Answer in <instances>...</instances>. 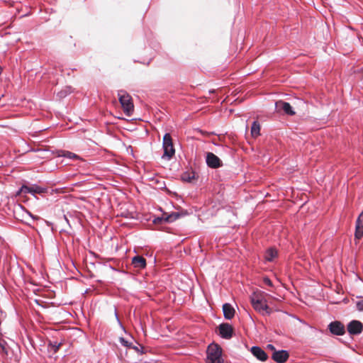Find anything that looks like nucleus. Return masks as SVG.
<instances>
[{
  "mask_svg": "<svg viewBox=\"0 0 363 363\" xmlns=\"http://www.w3.org/2000/svg\"><path fill=\"white\" fill-rule=\"evenodd\" d=\"M118 96L125 114L130 116L134 110L131 96L124 90L118 91Z\"/></svg>",
  "mask_w": 363,
  "mask_h": 363,
  "instance_id": "nucleus-3",
  "label": "nucleus"
},
{
  "mask_svg": "<svg viewBox=\"0 0 363 363\" xmlns=\"http://www.w3.org/2000/svg\"><path fill=\"white\" fill-rule=\"evenodd\" d=\"M206 354V363H224L222 348L218 344H210L207 348Z\"/></svg>",
  "mask_w": 363,
  "mask_h": 363,
  "instance_id": "nucleus-2",
  "label": "nucleus"
},
{
  "mask_svg": "<svg viewBox=\"0 0 363 363\" xmlns=\"http://www.w3.org/2000/svg\"><path fill=\"white\" fill-rule=\"evenodd\" d=\"M223 311L225 319L230 320L235 315V309L230 303L223 304Z\"/></svg>",
  "mask_w": 363,
  "mask_h": 363,
  "instance_id": "nucleus-14",
  "label": "nucleus"
},
{
  "mask_svg": "<svg viewBox=\"0 0 363 363\" xmlns=\"http://www.w3.org/2000/svg\"><path fill=\"white\" fill-rule=\"evenodd\" d=\"M23 211V205L18 203H14L13 208V216L16 219L18 220H22V214Z\"/></svg>",
  "mask_w": 363,
  "mask_h": 363,
  "instance_id": "nucleus-16",
  "label": "nucleus"
},
{
  "mask_svg": "<svg viewBox=\"0 0 363 363\" xmlns=\"http://www.w3.org/2000/svg\"><path fill=\"white\" fill-rule=\"evenodd\" d=\"M119 341L122 345L130 348L131 347L132 344L129 343L124 337H120Z\"/></svg>",
  "mask_w": 363,
  "mask_h": 363,
  "instance_id": "nucleus-23",
  "label": "nucleus"
},
{
  "mask_svg": "<svg viewBox=\"0 0 363 363\" xmlns=\"http://www.w3.org/2000/svg\"><path fill=\"white\" fill-rule=\"evenodd\" d=\"M330 332L335 335H342L345 333L344 325L340 321H333L328 325Z\"/></svg>",
  "mask_w": 363,
  "mask_h": 363,
  "instance_id": "nucleus-7",
  "label": "nucleus"
},
{
  "mask_svg": "<svg viewBox=\"0 0 363 363\" xmlns=\"http://www.w3.org/2000/svg\"><path fill=\"white\" fill-rule=\"evenodd\" d=\"M356 306L359 311H363V300L357 301Z\"/></svg>",
  "mask_w": 363,
  "mask_h": 363,
  "instance_id": "nucleus-25",
  "label": "nucleus"
},
{
  "mask_svg": "<svg viewBox=\"0 0 363 363\" xmlns=\"http://www.w3.org/2000/svg\"><path fill=\"white\" fill-rule=\"evenodd\" d=\"M275 108L277 112L283 111L284 113L289 116H294L295 114V112L290 104L286 101H277L275 104Z\"/></svg>",
  "mask_w": 363,
  "mask_h": 363,
  "instance_id": "nucleus-6",
  "label": "nucleus"
},
{
  "mask_svg": "<svg viewBox=\"0 0 363 363\" xmlns=\"http://www.w3.org/2000/svg\"><path fill=\"white\" fill-rule=\"evenodd\" d=\"M267 348L269 350H275V348H274V345H268Z\"/></svg>",
  "mask_w": 363,
  "mask_h": 363,
  "instance_id": "nucleus-29",
  "label": "nucleus"
},
{
  "mask_svg": "<svg viewBox=\"0 0 363 363\" xmlns=\"http://www.w3.org/2000/svg\"><path fill=\"white\" fill-rule=\"evenodd\" d=\"M289 357V353L286 350L274 351L272 354V359L277 363H285Z\"/></svg>",
  "mask_w": 363,
  "mask_h": 363,
  "instance_id": "nucleus-12",
  "label": "nucleus"
},
{
  "mask_svg": "<svg viewBox=\"0 0 363 363\" xmlns=\"http://www.w3.org/2000/svg\"><path fill=\"white\" fill-rule=\"evenodd\" d=\"M263 282H264V284H265L266 285H267L270 287L273 286V284H272V281L270 280L269 278H268L267 277L263 278Z\"/></svg>",
  "mask_w": 363,
  "mask_h": 363,
  "instance_id": "nucleus-26",
  "label": "nucleus"
},
{
  "mask_svg": "<svg viewBox=\"0 0 363 363\" xmlns=\"http://www.w3.org/2000/svg\"><path fill=\"white\" fill-rule=\"evenodd\" d=\"M178 218V215L177 214H170L167 216H162L161 218H157L154 220L155 223H159L161 220H164L165 222L171 223L174 221Z\"/></svg>",
  "mask_w": 363,
  "mask_h": 363,
  "instance_id": "nucleus-18",
  "label": "nucleus"
},
{
  "mask_svg": "<svg viewBox=\"0 0 363 363\" xmlns=\"http://www.w3.org/2000/svg\"><path fill=\"white\" fill-rule=\"evenodd\" d=\"M219 335L224 339H230L233 337V328L229 323H221L218 326Z\"/></svg>",
  "mask_w": 363,
  "mask_h": 363,
  "instance_id": "nucleus-5",
  "label": "nucleus"
},
{
  "mask_svg": "<svg viewBox=\"0 0 363 363\" xmlns=\"http://www.w3.org/2000/svg\"><path fill=\"white\" fill-rule=\"evenodd\" d=\"M251 135L253 138H257L260 135V125L257 121L252 124Z\"/></svg>",
  "mask_w": 363,
  "mask_h": 363,
  "instance_id": "nucleus-19",
  "label": "nucleus"
},
{
  "mask_svg": "<svg viewBox=\"0 0 363 363\" xmlns=\"http://www.w3.org/2000/svg\"><path fill=\"white\" fill-rule=\"evenodd\" d=\"M24 224H26L28 225H30L31 226L32 225V223L29 220H24Z\"/></svg>",
  "mask_w": 363,
  "mask_h": 363,
  "instance_id": "nucleus-30",
  "label": "nucleus"
},
{
  "mask_svg": "<svg viewBox=\"0 0 363 363\" xmlns=\"http://www.w3.org/2000/svg\"><path fill=\"white\" fill-rule=\"evenodd\" d=\"M130 348H133L134 350H135L138 352L143 353V347H140L141 350L139 349L138 347H136V346H132L131 345Z\"/></svg>",
  "mask_w": 363,
  "mask_h": 363,
  "instance_id": "nucleus-27",
  "label": "nucleus"
},
{
  "mask_svg": "<svg viewBox=\"0 0 363 363\" xmlns=\"http://www.w3.org/2000/svg\"><path fill=\"white\" fill-rule=\"evenodd\" d=\"M183 179H184V180L189 181V182H190V181H191V178H190V177H189V178H186L185 177H183Z\"/></svg>",
  "mask_w": 363,
  "mask_h": 363,
  "instance_id": "nucleus-31",
  "label": "nucleus"
},
{
  "mask_svg": "<svg viewBox=\"0 0 363 363\" xmlns=\"http://www.w3.org/2000/svg\"><path fill=\"white\" fill-rule=\"evenodd\" d=\"M72 91V88L70 86H65L60 91L57 92V96L61 99L66 97L68 94H69Z\"/></svg>",
  "mask_w": 363,
  "mask_h": 363,
  "instance_id": "nucleus-20",
  "label": "nucleus"
},
{
  "mask_svg": "<svg viewBox=\"0 0 363 363\" xmlns=\"http://www.w3.org/2000/svg\"><path fill=\"white\" fill-rule=\"evenodd\" d=\"M22 191H23V185H21V186L19 187V189H18V191H17L16 194H17V195H19Z\"/></svg>",
  "mask_w": 363,
  "mask_h": 363,
  "instance_id": "nucleus-28",
  "label": "nucleus"
},
{
  "mask_svg": "<svg viewBox=\"0 0 363 363\" xmlns=\"http://www.w3.org/2000/svg\"><path fill=\"white\" fill-rule=\"evenodd\" d=\"M1 346L2 347L3 350H5L4 344L0 343Z\"/></svg>",
  "mask_w": 363,
  "mask_h": 363,
  "instance_id": "nucleus-32",
  "label": "nucleus"
},
{
  "mask_svg": "<svg viewBox=\"0 0 363 363\" xmlns=\"http://www.w3.org/2000/svg\"><path fill=\"white\" fill-rule=\"evenodd\" d=\"M162 147L164 154L163 159L169 160L175 154V150L173 145L172 138L169 133H166L163 137Z\"/></svg>",
  "mask_w": 363,
  "mask_h": 363,
  "instance_id": "nucleus-4",
  "label": "nucleus"
},
{
  "mask_svg": "<svg viewBox=\"0 0 363 363\" xmlns=\"http://www.w3.org/2000/svg\"><path fill=\"white\" fill-rule=\"evenodd\" d=\"M132 264L135 268L144 269L146 267V259L141 256H135L132 259Z\"/></svg>",
  "mask_w": 363,
  "mask_h": 363,
  "instance_id": "nucleus-15",
  "label": "nucleus"
},
{
  "mask_svg": "<svg viewBox=\"0 0 363 363\" xmlns=\"http://www.w3.org/2000/svg\"><path fill=\"white\" fill-rule=\"evenodd\" d=\"M206 164L209 167L218 168L222 166V162L218 157L212 152H208L206 155Z\"/></svg>",
  "mask_w": 363,
  "mask_h": 363,
  "instance_id": "nucleus-9",
  "label": "nucleus"
},
{
  "mask_svg": "<svg viewBox=\"0 0 363 363\" xmlns=\"http://www.w3.org/2000/svg\"><path fill=\"white\" fill-rule=\"evenodd\" d=\"M62 156H63L65 157H67V158H69V159H72V160H74V159H78L79 158L78 155H77L76 154H74L73 152H69V151H65L63 152V154L62 155Z\"/></svg>",
  "mask_w": 363,
  "mask_h": 363,
  "instance_id": "nucleus-22",
  "label": "nucleus"
},
{
  "mask_svg": "<svg viewBox=\"0 0 363 363\" xmlns=\"http://www.w3.org/2000/svg\"><path fill=\"white\" fill-rule=\"evenodd\" d=\"M47 189L40 186L37 184H32L30 186H28L24 184V194L28 193L34 196H35L36 194H42L45 192H47Z\"/></svg>",
  "mask_w": 363,
  "mask_h": 363,
  "instance_id": "nucleus-8",
  "label": "nucleus"
},
{
  "mask_svg": "<svg viewBox=\"0 0 363 363\" xmlns=\"http://www.w3.org/2000/svg\"><path fill=\"white\" fill-rule=\"evenodd\" d=\"M28 267L31 271H33V269H32V267H31L28 266Z\"/></svg>",
  "mask_w": 363,
  "mask_h": 363,
  "instance_id": "nucleus-34",
  "label": "nucleus"
},
{
  "mask_svg": "<svg viewBox=\"0 0 363 363\" xmlns=\"http://www.w3.org/2000/svg\"><path fill=\"white\" fill-rule=\"evenodd\" d=\"M252 354L259 360L264 362L268 359L267 354L259 347L253 346L250 350Z\"/></svg>",
  "mask_w": 363,
  "mask_h": 363,
  "instance_id": "nucleus-13",
  "label": "nucleus"
},
{
  "mask_svg": "<svg viewBox=\"0 0 363 363\" xmlns=\"http://www.w3.org/2000/svg\"><path fill=\"white\" fill-rule=\"evenodd\" d=\"M116 319L118 320V321L119 322V323L121 325V322H120V320H119V318H118V315H116Z\"/></svg>",
  "mask_w": 363,
  "mask_h": 363,
  "instance_id": "nucleus-33",
  "label": "nucleus"
},
{
  "mask_svg": "<svg viewBox=\"0 0 363 363\" xmlns=\"http://www.w3.org/2000/svg\"><path fill=\"white\" fill-rule=\"evenodd\" d=\"M62 343H58L57 342H50L49 343L48 347L51 352L56 353L60 347Z\"/></svg>",
  "mask_w": 363,
  "mask_h": 363,
  "instance_id": "nucleus-21",
  "label": "nucleus"
},
{
  "mask_svg": "<svg viewBox=\"0 0 363 363\" xmlns=\"http://www.w3.org/2000/svg\"><path fill=\"white\" fill-rule=\"evenodd\" d=\"M24 213L29 217V218H30V220L34 222L35 220L38 219V218L37 216H34L33 215H32L30 213V212H29L28 211H27L25 208H24Z\"/></svg>",
  "mask_w": 363,
  "mask_h": 363,
  "instance_id": "nucleus-24",
  "label": "nucleus"
},
{
  "mask_svg": "<svg viewBox=\"0 0 363 363\" xmlns=\"http://www.w3.org/2000/svg\"><path fill=\"white\" fill-rule=\"evenodd\" d=\"M26 201V196H24V200H23V202L25 203Z\"/></svg>",
  "mask_w": 363,
  "mask_h": 363,
  "instance_id": "nucleus-35",
  "label": "nucleus"
},
{
  "mask_svg": "<svg viewBox=\"0 0 363 363\" xmlns=\"http://www.w3.org/2000/svg\"><path fill=\"white\" fill-rule=\"evenodd\" d=\"M363 330V324L359 320H352L347 325V330L351 335H358Z\"/></svg>",
  "mask_w": 363,
  "mask_h": 363,
  "instance_id": "nucleus-10",
  "label": "nucleus"
},
{
  "mask_svg": "<svg viewBox=\"0 0 363 363\" xmlns=\"http://www.w3.org/2000/svg\"><path fill=\"white\" fill-rule=\"evenodd\" d=\"M266 296H267V294L264 291L257 290L250 296V302L256 311L262 314H264V313L270 314L272 310L267 305V301L265 298Z\"/></svg>",
  "mask_w": 363,
  "mask_h": 363,
  "instance_id": "nucleus-1",
  "label": "nucleus"
},
{
  "mask_svg": "<svg viewBox=\"0 0 363 363\" xmlns=\"http://www.w3.org/2000/svg\"><path fill=\"white\" fill-rule=\"evenodd\" d=\"M363 237V210L359 215L355 224L354 238L360 240Z\"/></svg>",
  "mask_w": 363,
  "mask_h": 363,
  "instance_id": "nucleus-11",
  "label": "nucleus"
},
{
  "mask_svg": "<svg viewBox=\"0 0 363 363\" xmlns=\"http://www.w3.org/2000/svg\"><path fill=\"white\" fill-rule=\"evenodd\" d=\"M278 256V252L275 248H269L264 255V259L267 262H272Z\"/></svg>",
  "mask_w": 363,
  "mask_h": 363,
  "instance_id": "nucleus-17",
  "label": "nucleus"
}]
</instances>
